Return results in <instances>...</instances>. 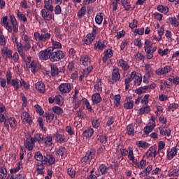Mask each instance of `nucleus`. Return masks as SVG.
<instances>
[{"mask_svg": "<svg viewBox=\"0 0 179 179\" xmlns=\"http://www.w3.org/2000/svg\"><path fill=\"white\" fill-rule=\"evenodd\" d=\"M166 148V143L163 141H161L158 143V153H163V150Z\"/></svg>", "mask_w": 179, "mask_h": 179, "instance_id": "55", "label": "nucleus"}, {"mask_svg": "<svg viewBox=\"0 0 179 179\" xmlns=\"http://www.w3.org/2000/svg\"><path fill=\"white\" fill-rule=\"evenodd\" d=\"M8 122L10 124V128H12V129H14V131H15L16 127H17V121L16 120V119L15 117H10L8 119Z\"/></svg>", "mask_w": 179, "mask_h": 179, "instance_id": "46", "label": "nucleus"}, {"mask_svg": "<svg viewBox=\"0 0 179 179\" xmlns=\"http://www.w3.org/2000/svg\"><path fill=\"white\" fill-rule=\"evenodd\" d=\"M94 92L95 93H101L103 92V83L101 79H97L94 85Z\"/></svg>", "mask_w": 179, "mask_h": 179, "instance_id": "24", "label": "nucleus"}, {"mask_svg": "<svg viewBox=\"0 0 179 179\" xmlns=\"http://www.w3.org/2000/svg\"><path fill=\"white\" fill-rule=\"evenodd\" d=\"M21 120L22 122H27L29 125H31V124H33V118L31 117V115L26 111L22 112L21 115Z\"/></svg>", "mask_w": 179, "mask_h": 179, "instance_id": "17", "label": "nucleus"}, {"mask_svg": "<svg viewBox=\"0 0 179 179\" xmlns=\"http://www.w3.org/2000/svg\"><path fill=\"white\" fill-rule=\"evenodd\" d=\"M94 134V130L93 129V128L87 127L83 133V138H86L87 139H89L90 138H92V136H93Z\"/></svg>", "mask_w": 179, "mask_h": 179, "instance_id": "28", "label": "nucleus"}, {"mask_svg": "<svg viewBox=\"0 0 179 179\" xmlns=\"http://www.w3.org/2000/svg\"><path fill=\"white\" fill-rule=\"evenodd\" d=\"M44 8L46 10L54 12V6H52V0H48L44 1Z\"/></svg>", "mask_w": 179, "mask_h": 179, "instance_id": "35", "label": "nucleus"}, {"mask_svg": "<svg viewBox=\"0 0 179 179\" xmlns=\"http://www.w3.org/2000/svg\"><path fill=\"white\" fill-rule=\"evenodd\" d=\"M65 58V53L61 50H54L50 48V62H58Z\"/></svg>", "mask_w": 179, "mask_h": 179, "instance_id": "5", "label": "nucleus"}, {"mask_svg": "<svg viewBox=\"0 0 179 179\" xmlns=\"http://www.w3.org/2000/svg\"><path fill=\"white\" fill-rule=\"evenodd\" d=\"M152 171V165H148L144 170H143L141 172V175L143 177H147V176H149L150 174V172Z\"/></svg>", "mask_w": 179, "mask_h": 179, "instance_id": "49", "label": "nucleus"}, {"mask_svg": "<svg viewBox=\"0 0 179 179\" xmlns=\"http://www.w3.org/2000/svg\"><path fill=\"white\" fill-rule=\"evenodd\" d=\"M101 92H96L92 95V100L94 104H99L102 100L101 96H100Z\"/></svg>", "mask_w": 179, "mask_h": 179, "instance_id": "39", "label": "nucleus"}, {"mask_svg": "<svg viewBox=\"0 0 179 179\" xmlns=\"http://www.w3.org/2000/svg\"><path fill=\"white\" fill-rule=\"evenodd\" d=\"M20 87H23L24 90H30V84L26 83L24 80L21 79Z\"/></svg>", "mask_w": 179, "mask_h": 179, "instance_id": "60", "label": "nucleus"}, {"mask_svg": "<svg viewBox=\"0 0 179 179\" xmlns=\"http://www.w3.org/2000/svg\"><path fill=\"white\" fill-rule=\"evenodd\" d=\"M43 142L44 143V146L50 148V146H52V137L48 136L45 138H43Z\"/></svg>", "mask_w": 179, "mask_h": 179, "instance_id": "40", "label": "nucleus"}, {"mask_svg": "<svg viewBox=\"0 0 179 179\" xmlns=\"http://www.w3.org/2000/svg\"><path fill=\"white\" fill-rule=\"evenodd\" d=\"M67 70L69 71V72H73L74 71H76V67H75V62H69V64L67 66Z\"/></svg>", "mask_w": 179, "mask_h": 179, "instance_id": "61", "label": "nucleus"}, {"mask_svg": "<svg viewBox=\"0 0 179 179\" xmlns=\"http://www.w3.org/2000/svg\"><path fill=\"white\" fill-rule=\"evenodd\" d=\"M56 153L58 155V156H61L62 159H65V157H66V155H68L66 152V148L62 146L59 148Z\"/></svg>", "mask_w": 179, "mask_h": 179, "instance_id": "37", "label": "nucleus"}, {"mask_svg": "<svg viewBox=\"0 0 179 179\" xmlns=\"http://www.w3.org/2000/svg\"><path fill=\"white\" fill-rule=\"evenodd\" d=\"M55 115L53 113H47L45 115L46 122L50 124L54 120Z\"/></svg>", "mask_w": 179, "mask_h": 179, "instance_id": "63", "label": "nucleus"}, {"mask_svg": "<svg viewBox=\"0 0 179 179\" xmlns=\"http://www.w3.org/2000/svg\"><path fill=\"white\" fill-rule=\"evenodd\" d=\"M8 177V169L5 165L0 166V179H5Z\"/></svg>", "mask_w": 179, "mask_h": 179, "instance_id": "36", "label": "nucleus"}, {"mask_svg": "<svg viewBox=\"0 0 179 179\" xmlns=\"http://www.w3.org/2000/svg\"><path fill=\"white\" fill-rule=\"evenodd\" d=\"M169 177H178L179 176V169H173L171 171L169 172Z\"/></svg>", "mask_w": 179, "mask_h": 179, "instance_id": "64", "label": "nucleus"}, {"mask_svg": "<svg viewBox=\"0 0 179 179\" xmlns=\"http://www.w3.org/2000/svg\"><path fill=\"white\" fill-rule=\"evenodd\" d=\"M135 164L137 165L138 169L143 170V169H145V167H146V164H148V162H146V160H145V159H141L140 161V162H137Z\"/></svg>", "mask_w": 179, "mask_h": 179, "instance_id": "54", "label": "nucleus"}, {"mask_svg": "<svg viewBox=\"0 0 179 179\" xmlns=\"http://www.w3.org/2000/svg\"><path fill=\"white\" fill-rule=\"evenodd\" d=\"M22 164H23V163H22V162H19L17 164V167L13 168L10 170V174H15V173H19V171H20V170L22 169Z\"/></svg>", "mask_w": 179, "mask_h": 179, "instance_id": "48", "label": "nucleus"}, {"mask_svg": "<svg viewBox=\"0 0 179 179\" xmlns=\"http://www.w3.org/2000/svg\"><path fill=\"white\" fill-rule=\"evenodd\" d=\"M159 155L157 148L156 146H151L148 151L145 152L144 157L147 159H152V157H156Z\"/></svg>", "mask_w": 179, "mask_h": 179, "instance_id": "10", "label": "nucleus"}, {"mask_svg": "<svg viewBox=\"0 0 179 179\" xmlns=\"http://www.w3.org/2000/svg\"><path fill=\"white\" fill-rule=\"evenodd\" d=\"M103 17H104V13H98L95 17V22L96 24H101L103 23Z\"/></svg>", "mask_w": 179, "mask_h": 179, "instance_id": "45", "label": "nucleus"}, {"mask_svg": "<svg viewBox=\"0 0 179 179\" xmlns=\"http://www.w3.org/2000/svg\"><path fill=\"white\" fill-rule=\"evenodd\" d=\"M150 113V106L148 105H143L139 110L140 115H143V114H149Z\"/></svg>", "mask_w": 179, "mask_h": 179, "instance_id": "42", "label": "nucleus"}, {"mask_svg": "<svg viewBox=\"0 0 179 179\" xmlns=\"http://www.w3.org/2000/svg\"><path fill=\"white\" fill-rule=\"evenodd\" d=\"M79 61L80 65H83V66H89V65H90V62H92L90 56L87 55L80 56Z\"/></svg>", "mask_w": 179, "mask_h": 179, "instance_id": "18", "label": "nucleus"}, {"mask_svg": "<svg viewBox=\"0 0 179 179\" xmlns=\"http://www.w3.org/2000/svg\"><path fill=\"white\" fill-rule=\"evenodd\" d=\"M51 48H48L44 50H41L38 53V57L41 61H48L50 58Z\"/></svg>", "mask_w": 179, "mask_h": 179, "instance_id": "9", "label": "nucleus"}, {"mask_svg": "<svg viewBox=\"0 0 179 179\" xmlns=\"http://www.w3.org/2000/svg\"><path fill=\"white\" fill-rule=\"evenodd\" d=\"M34 38L36 41V45L32 43L31 45V50L34 52H36L37 51V47L41 50L47 45V43L51 38V33L48 31L47 28H43L41 29V32L35 31L34 33Z\"/></svg>", "mask_w": 179, "mask_h": 179, "instance_id": "1", "label": "nucleus"}, {"mask_svg": "<svg viewBox=\"0 0 179 179\" xmlns=\"http://www.w3.org/2000/svg\"><path fill=\"white\" fill-rule=\"evenodd\" d=\"M58 89L61 94H68L72 90V85L68 83H62L59 85Z\"/></svg>", "mask_w": 179, "mask_h": 179, "instance_id": "7", "label": "nucleus"}, {"mask_svg": "<svg viewBox=\"0 0 179 179\" xmlns=\"http://www.w3.org/2000/svg\"><path fill=\"white\" fill-rule=\"evenodd\" d=\"M52 47L51 50H61L62 48V44L61 42L57 41L54 39H51Z\"/></svg>", "mask_w": 179, "mask_h": 179, "instance_id": "38", "label": "nucleus"}, {"mask_svg": "<svg viewBox=\"0 0 179 179\" xmlns=\"http://www.w3.org/2000/svg\"><path fill=\"white\" fill-rule=\"evenodd\" d=\"M131 78H133L134 86H141L142 83V75L136 71L131 72Z\"/></svg>", "mask_w": 179, "mask_h": 179, "instance_id": "11", "label": "nucleus"}, {"mask_svg": "<svg viewBox=\"0 0 179 179\" xmlns=\"http://www.w3.org/2000/svg\"><path fill=\"white\" fill-rule=\"evenodd\" d=\"M24 145L25 149H27V150L31 151L33 150V149H34L35 143H34L33 140L31 139V136H29L26 139Z\"/></svg>", "mask_w": 179, "mask_h": 179, "instance_id": "21", "label": "nucleus"}, {"mask_svg": "<svg viewBox=\"0 0 179 179\" xmlns=\"http://www.w3.org/2000/svg\"><path fill=\"white\" fill-rule=\"evenodd\" d=\"M117 66L121 68L122 71H127L128 69H129V64H128V62L120 59L117 60Z\"/></svg>", "mask_w": 179, "mask_h": 179, "instance_id": "20", "label": "nucleus"}, {"mask_svg": "<svg viewBox=\"0 0 179 179\" xmlns=\"http://www.w3.org/2000/svg\"><path fill=\"white\" fill-rule=\"evenodd\" d=\"M67 173L71 178H73L76 176V170L73 167L69 168L67 169Z\"/></svg>", "mask_w": 179, "mask_h": 179, "instance_id": "58", "label": "nucleus"}, {"mask_svg": "<svg viewBox=\"0 0 179 179\" xmlns=\"http://www.w3.org/2000/svg\"><path fill=\"white\" fill-rule=\"evenodd\" d=\"M41 16L44 20L50 22L52 19V12L46 10L45 8H43L41 11Z\"/></svg>", "mask_w": 179, "mask_h": 179, "instance_id": "16", "label": "nucleus"}, {"mask_svg": "<svg viewBox=\"0 0 179 179\" xmlns=\"http://www.w3.org/2000/svg\"><path fill=\"white\" fill-rule=\"evenodd\" d=\"M152 41L149 39H145L144 43V50L145 51L152 50Z\"/></svg>", "mask_w": 179, "mask_h": 179, "instance_id": "56", "label": "nucleus"}, {"mask_svg": "<svg viewBox=\"0 0 179 179\" xmlns=\"http://www.w3.org/2000/svg\"><path fill=\"white\" fill-rule=\"evenodd\" d=\"M1 24H3L8 33H17V31H19V23L15 15H10V22L8 21L7 16L3 17L1 19Z\"/></svg>", "mask_w": 179, "mask_h": 179, "instance_id": "3", "label": "nucleus"}, {"mask_svg": "<svg viewBox=\"0 0 179 179\" xmlns=\"http://www.w3.org/2000/svg\"><path fill=\"white\" fill-rule=\"evenodd\" d=\"M15 13L17 15L18 20H20V22H23V23H26V22H27V17H26V15L23 14L22 11L16 10Z\"/></svg>", "mask_w": 179, "mask_h": 179, "instance_id": "34", "label": "nucleus"}, {"mask_svg": "<svg viewBox=\"0 0 179 179\" xmlns=\"http://www.w3.org/2000/svg\"><path fill=\"white\" fill-rule=\"evenodd\" d=\"M126 134H127V135H129V136H134V135H135V129H134V125L129 124L127 127Z\"/></svg>", "mask_w": 179, "mask_h": 179, "instance_id": "44", "label": "nucleus"}, {"mask_svg": "<svg viewBox=\"0 0 179 179\" xmlns=\"http://www.w3.org/2000/svg\"><path fill=\"white\" fill-rule=\"evenodd\" d=\"M6 120V107L3 103H0V122H3Z\"/></svg>", "mask_w": 179, "mask_h": 179, "instance_id": "26", "label": "nucleus"}, {"mask_svg": "<svg viewBox=\"0 0 179 179\" xmlns=\"http://www.w3.org/2000/svg\"><path fill=\"white\" fill-rule=\"evenodd\" d=\"M85 156H87L90 160L91 161L93 160V159H94L96 156V150H94V149L89 150L86 152Z\"/></svg>", "mask_w": 179, "mask_h": 179, "instance_id": "51", "label": "nucleus"}, {"mask_svg": "<svg viewBox=\"0 0 179 179\" xmlns=\"http://www.w3.org/2000/svg\"><path fill=\"white\" fill-rule=\"evenodd\" d=\"M12 54H13V52L8 47L4 46L1 48V55L4 59H12Z\"/></svg>", "mask_w": 179, "mask_h": 179, "instance_id": "14", "label": "nucleus"}, {"mask_svg": "<svg viewBox=\"0 0 179 179\" xmlns=\"http://www.w3.org/2000/svg\"><path fill=\"white\" fill-rule=\"evenodd\" d=\"M85 15H86V6L84 5L81 7L80 10H78L77 16L78 19H82Z\"/></svg>", "mask_w": 179, "mask_h": 179, "instance_id": "52", "label": "nucleus"}, {"mask_svg": "<svg viewBox=\"0 0 179 179\" xmlns=\"http://www.w3.org/2000/svg\"><path fill=\"white\" fill-rule=\"evenodd\" d=\"M124 108H125V110H132V108H134V101L129 98H126Z\"/></svg>", "mask_w": 179, "mask_h": 179, "instance_id": "33", "label": "nucleus"}, {"mask_svg": "<svg viewBox=\"0 0 179 179\" xmlns=\"http://www.w3.org/2000/svg\"><path fill=\"white\" fill-rule=\"evenodd\" d=\"M159 134L160 135H162V136H170L171 135V130H170L169 129V127H166V126H162L160 127H159Z\"/></svg>", "mask_w": 179, "mask_h": 179, "instance_id": "23", "label": "nucleus"}, {"mask_svg": "<svg viewBox=\"0 0 179 179\" xmlns=\"http://www.w3.org/2000/svg\"><path fill=\"white\" fill-rule=\"evenodd\" d=\"M108 45V41L106 40L102 41L99 39L94 44V50L95 51H103L105 48H107V45Z\"/></svg>", "mask_w": 179, "mask_h": 179, "instance_id": "8", "label": "nucleus"}, {"mask_svg": "<svg viewBox=\"0 0 179 179\" xmlns=\"http://www.w3.org/2000/svg\"><path fill=\"white\" fill-rule=\"evenodd\" d=\"M112 79L114 82H118L121 79V75L120 74V69H115L112 72Z\"/></svg>", "mask_w": 179, "mask_h": 179, "instance_id": "32", "label": "nucleus"}, {"mask_svg": "<svg viewBox=\"0 0 179 179\" xmlns=\"http://www.w3.org/2000/svg\"><path fill=\"white\" fill-rule=\"evenodd\" d=\"M55 101L59 106H62L64 104V97H62L61 95H57L55 97Z\"/></svg>", "mask_w": 179, "mask_h": 179, "instance_id": "59", "label": "nucleus"}, {"mask_svg": "<svg viewBox=\"0 0 179 179\" xmlns=\"http://www.w3.org/2000/svg\"><path fill=\"white\" fill-rule=\"evenodd\" d=\"M138 148H142L143 149H148L150 146V144L146 141H140L136 142Z\"/></svg>", "mask_w": 179, "mask_h": 179, "instance_id": "47", "label": "nucleus"}, {"mask_svg": "<svg viewBox=\"0 0 179 179\" xmlns=\"http://www.w3.org/2000/svg\"><path fill=\"white\" fill-rule=\"evenodd\" d=\"M157 10L161 13H164V15H167L169 13V7L164 6L163 5L157 6Z\"/></svg>", "mask_w": 179, "mask_h": 179, "instance_id": "53", "label": "nucleus"}, {"mask_svg": "<svg viewBox=\"0 0 179 179\" xmlns=\"http://www.w3.org/2000/svg\"><path fill=\"white\" fill-rule=\"evenodd\" d=\"M114 55V52L112 49H108L103 52V57H102V61L103 64H106L110 58H111Z\"/></svg>", "mask_w": 179, "mask_h": 179, "instance_id": "22", "label": "nucleus"}, {"mask_svg": "<svg viewBox=\"0 0 179 179\" xmlns=\"http://www.w3.org/2000/svg\"><path fill=\"white\" fill-rule=\"evenodd\" d=\"M32 73H36L40 69V63L37 60H33L29 65Z\"/></svg>", "mask_w": 179, "mask_h": 179, "instance_id": "19", "label": "nucleus"}, {"mask_svg": "<svg viewBox=\"0 0 179 179\" xmlns=\"http://www.w3.org/2000/svg\"><path fill=\"white\" fill-rule=\"evenodd\" d=\"M35 87L39 93H45V85L43 82H38L35 84Z\"/></svg>", "mask_w": 179, "mask_h": 179, "instance_id": "31", "label": "nucleus"}, {"mask_svg": "<svg viewBox=\"0 0 179 179\" xmlns=\"http://www.w3.org/2000/svg\"><path fill=\"white\" fill-rule=\"evenodd\" d=\"M54 138L57 143H65V142L67 141L65 134L61 131L56 132L54 135Z\"/></svg>", "mask_w": 179, "mask_h": 179, "instance_id": "13", "label": "nucleus"}, {"mask_svg": "<svg viewBox=\"0 0 179 179\" xmlns=\"http://www.w3.org/2000/svg\"><path fill=\"white\" fill-rule=\"evenodd\" d=\"M171 66H166L164 68L158 69L155 71L156 75L158 76H162L163 75H167V73H170L171 72Z\"/></svg>", "mask_w": 179, "mask_h": 179, "instance_id": "15", "label": "nucleus"}, {"mask_svg": "<svg viewBox=\"0 0 179 179\" xmlns=\"http://www.w3.org/2000/svg\"><path fill=\"white\" fill-rule=\"evenodd\" d=\"M134 58L136 61H143V59H145V55L139 52H137L134 55Z\"/></svg>", "mask_w": 179, "mask_h": 179, "instance_id": "62", "label": "nucleus"}, {"mask_svg": "<svg viewBox=\"0 0 179 179\" xmlns=\"http://www.w3.org/2000/svg\"><path fill=\"white\" fill-rule=\"evenodd\" d=\"M156 127V117L151 116L148 125L143 129V133L145 135H149L152 131L155 129Z\"/></svg>", "mask_w": 179, "mask_h": 179, "instance_id": "6", "label": "nucleus"}, {"mask_svg": "<svg viewBox=\"0 0 179 179\" xmlns=\"http://www.w3.org/2000/svg\"><path fill=\"white\" fill-rule=\"evenodd\" d=\"M21 38L22 42L20 43L17 50L22 58H25L26 52H29L31 50V45L34 43V41L25 33L22 34Z\"/></svg>", "mask_w": 179, "mask_h": 179, "instance_id": "2", "label": "nucleus"}, {"mask_svg": "<svg viewBox=\"0 0 179 179\" xmlns=\"http://www.w3.org/2000/svg\"><path fill=\"white\" fill-rule=\"evenodd\" d=\"M43 163L46 166H52V164H55V157L51 154H46L44 156Z\"/></svg>", "mask_w": 179, "mask_h": 179, "instance_id": "12", "label": "nucleus"}, {"mask_svg": "<svg viewBox=\"0 0 179 179\" xmlns=\"http://www.w3.org/2000/svg\"><path fill=\"white\" fill-rule=\"evenodd\" d=\"M43 162H37L36 172L38 176H43L44 174V170H45V166Z\"/></svg>", "mask_w": 179, "mask_h": 179, "instance_id": "25", "label": "nucleus"}, {"mask_svg": "<svg viewBox=\"0 0 179 179\" xmlns=\"http://www.w3.org/2000/svg\"><path fill=\"white\" fill-rule=\"evenodd\" d=\"M108 170H110V168L107 167L104 164L100 165L98 169V171L101 172V174L103 176L108 173Z\"/></svg>", "mask_w": 179, "mask_h": 179, "instance_id": "43", "label": "nucleus"}, {"mask_svg": "<svg viewBox=\"0 0 179 179\" xmlns=\"http://www.w3.org/2000/svg\"><path fill=\"white\" fill-rule=\"evenodd\" d=\"M96 40V36L92 35V34L89 33L87 34V36L85 37L83 40L84 44H86V45H90L93 41Z\"/></svg>", "mask_w": 179, "mask_h": 179, "instance_id": "27", "label": "nucleus"}, {"mask_svg": "<svg viewBox=\"0 0 179 179\" xmlns=\"http://www.w3.org/2000/svg\"><path fill=\"white\" fill-rule=\"evenodd\" d=\"M160 90H164V89H170V84L167 83V81L161 80H160Z\"/></svg>", "mask_w": 179, "mask_h": 179, "instance_id": "57", "label": "nucleus"}, {"mask_svg": "<svg viewBox=\"0 0 179 179\" xmlns=\"http://www.w3.org/2000/svg\"><path fill=\"white\" fill-rule=\"evenodd\" d=\"M6 78H7V85L12 86L15 92L19 91V89H20V83L22 80H19L17 78L13 79L12 71H10V69L7 70Z\"/></svg>", "mask_w": 179, "mask_h": 179, "instance_id": "4", "label": "nucleus"}, {"mask_svg": "<svg viewBox=\"0 0 179 179\" xmlns=\"http://www.w3.org/2000/svg\"><path fill=\"white\" fill-rule=\"evenodd\" d=\"M178 149H177V147H173L171 150H169L167 151V159L168 160H171L174 158L176 155H177Z\"/></svg>", "mask_w": 179, "mask_h": 179, "instance_id": "29", "label": "nucleus"}, {"mask_svg": "<svg viewBox=\"0 0 179 179\" xmlns=\"http://www.w3.org/2000/svg\"><path fill=\"white\" fill-rule=\"evenodd\" d=\"M31 140L34 141V143L37 142L39 145L43 143V141H44V137L40 133L35 134L34 137H31Z\"/></svg>", "mask_w": 179, "mask_h": 179, "instance_id": "30", "label": "nucleus"}, {"mask_svg": "<svg viewBox=\"0 0 179 179\" xmlns=\"http://www.w3.org/2000/svg\"><path fill=\"white\" fill-rule=\"evenodd\" d=\"M169 22L170 24L174 26V27H178L179 26V21L176 17H171L169 18Z\"/></svg>", "mask_w": 179, "mask_h": 179, "instance_id": "50", "label": "nucleus"}, {"mask_svg": "<svg viewBox=\"0 0 179 179\" xmlns=\"http://www.w3.org/2000/svg\"><path fill=\"white\" fill-rule=\"evenodd\" d=\"M128 159L132 163H138V159H135V155H134V150L132 148H129Z\"/></svg>", "mask_w": 179, "mask_h": 179, "instance_id": "41", "label": "nucleus"}]
</instances>
